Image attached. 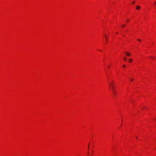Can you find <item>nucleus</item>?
Instances as JSON below:
<instances>
[{
    "instance_id": "obj_13",
    "label": "nucleus",
    "mask_w": 156,
    "mask_h": 156,
    "mask_svg": "<svg viewBox=\"0 0 156 156\" xmlns=\"http://www.w3.org/2000/svg\"><path fill=\"white\" fill-rule=\"evenodd\" d=\"M123 67H125V65H124L123 66Z\"/></svg>"
},
{
    "instance_id": "obj_4",
    "label": "nucleus",
    "mask_w": 156,
    "mask_h": 156,
    "mask_svg": "<svg viewBox=\"0 0 156 156\" xmlns=\"http://www.w3.org/2000/svg\"><path fill=\"white\" fill-rule=\"evenodd\" d=\"M107 36L106 35H105V38L106 41H108V39L107 38Z\"/></svg>"
},
{
    "instance_id": "obj_7",
    "label": "nucleus",
    "mask_w": 156,
    "mask_h": 156,
    "mask_svg": "<svg viewBox=\"0 0 156 156\" xmlns=\"http://www.w3.org/2000/svg\"><path fill=\"white\" fill-rule=\"evenodd\" d=\"M124 58L125 61H126V57H124Z\"/></svg>"
},
{
    "instance_id": "obj_17",
    "label": "nucleus",
    "mask_w": 156,
    "mask_h": 156,
    "mask_svg": "<svg viewBox=\"0 0 156 156\" xmlns=\"http://www.w3.org/2000/svg\"><path fill=\"white\" fill-rule=\"evenodd\" d=\"M136 139H137V138H138V137H137H137H136Z\"/></svg>"
},
{
    "instance_id": "obj_6",
    "label": "nucleus",
    "mask_w": 156,
    "mask_h": 156,
    "mask_svg": "<svg viewBox=\"0 0 156 156\" xmlns=\"http://www.w3.org/2000/svg\"><path fill=\"white\" fill-rule=\"evenodd\" d=\"M132 59H129V62H132Z\"/></svg>"
},
{
    "instance_id": "obj_10",
    "label": "nucleus",
    "mask_w": 156,
    "mask_h": 156,
    "mask_svg": "<svg viewBox=\"0 0 156 156\" xmlns=\"http://www.w3.org/2000/svg\"><path fill=\"white\" fill-rule=\"evenodd\" d=\"M133 80H133V79H131V80L132 81H133Z\"/></svg>"
},
{
    "instance_id": "obj_18",
    "label": "nucleus",
    "mask_w": 156,
    "mask_h": 156,
    "mask_svg": "<svg viewBox=\"0 0 156 156\" xmlns=\"http://www.w3.org/2000/svg\"><path fill=\"white\" fill-rule=\"evenodd\" d=\"M118 33V32H116V34H117Z\"/></svg>"
},
{
    "instance_id": "obj_11",
    "label": "nucleus",
    "mask_w": 156,
    "mask_h": 156,
    "mask_svg": "<svg viewBox=\"0 0 156 156\" xmlns=\"http://www.w3.org/2000/svg\"><path fill=\"white\" fill-rule=\"evenodd\" d=\"M89 144L88 145V149H89Z\"/></svg>"
},
{
    "instance_id": "obj_19",
    "label": "nucleus",
    "mask_w": 156,
    "mask_h": 156,
    "mask_svg": "<svg viewBox=\"0 0 156 156\" xmlns=\"http://www.w3.org/2000/svg\"><path fill=\"white\" fill-rule=\"evenodd\" d=\"M87 154H89V152H88V153H87Z\"/></svg>"
},
{
    "instance_id": "obj_16",
    "label": "nucleus",
    "mask_w": 156,
    "mask_h": 156,
    "mask_svg": "<svg viewBox=\"0 0 156 156\" xmlns=\"http://www.w3.org/2000/svg\"><path fill=\"white\" fill-rule=\"evenodd\" d=\"M155 4L156 5V1L155 2Z\"/></svg>"
},
{
    "instance_id": "obj_5",
    "label": "nucleus",
    "mask_w": 156,
    "mask_h": 156,
    "mask_svg": "<svg viewBox=\"0 0 156 156\" xmlns=\"http://www.w3.org/2000/svg\"><path fill=\"white\" fill-rule=\"evenodd\" d=\"M150 58H152V59H154V57L152 56H150Z\"/></svg>"
},
{
    "instance_id": "obj_2",
    "label": "nucleus",
    "mask_w": 156,
    "mask_h": 156,
    "mask_svg": "<svg viewBox=\"0 0 156 156\" xmlns=\"http://www.w3.org/2000/svg\"><path fill=\"white\" fill-rule=\"evenodd\" d=\"M126 54L127 56H130V53L129 52H126Z\"/></svg>"
},
{
    "instance_id": "obj_1",
    "label": "nucleus",
    "mask_w": 156,
    "mask_h": 156,
    "mask_svg": "<svg viewBox=\"0 0 156 156\" xmlns=\"http://www.w3.org/2000/svg\"><path fill=\"white\" fill-rule=\"evenodd\" d=\"M109 86L112 90L113 95L114 96H115L117 93L115 90V86L114 83L113 82H112L109 84Z\"/></svg>"
},
{
    "instance_id": "obj_12",
    "label": "nucleus",
    "mask_w": 156,
    "mask_h": 156,
    "mask_svg": "<svg viewBox=\"0 0 156 156\" xmlns=\"http://www.w3.org/2000/svg\"><path fill=\"white\" fill-rule=\"evenodd\" d=\"M138 41H141V40L140 39H138Z\"/></svg>"
},
{
    "instance_id": "obj_8",
    "label": "nucleus",
    "mask_w": 156,
    "mask_h": 156,
    "mask_svg": "<svg viewBox=\"0 0 156 156\" xmlns=\"http://www.w3.org/2000/svg\"><path fill=\"white\" fill-rule=\"evenodd\" d=\"M125 25H123L122 26V27H125Z\"/></svg>"
},
{
    "instance_id": "obj_9",
    "label": "nucleus",
    "mask_w": 156,
    "mask_h": 156,
    "mask_svg": "<svg viewBox=\"0 0 156 156\" xmlns=\"http://www.w3.org/2000/svg\"><path fill=\"white\" fill-rule=\"evenodd\" d=\"M135 2V1H134L133 2V3H132V4H133Z\"/></svg>"
},
{
    "instance_id": "obj_3",
    "label": "nucleus",
    "mask_w": 156,
    "mask_h": 156,
    "mask_svg": "<svg viewBox=\"0 0 156 156\" xmlns=\"http://www.w3.org/2000/svg\"><path fill=\"white\" fill-rule=\"evenodd\" d=\"M140 8V6L138 5L136 6V9L137 10L139 9Z\"/></svg>"
},
{
    "instance_id": "obj_14",
    "label": "nucleus",
    "mask_w": 156,
    "mask_h": 156,
    "mask_svg": "<svg viewBox=\"0 0 156 156\" xmlns=\"http://www.w3.org/2000/svg\"><path fill=\"white\" fill-rule=\"evenodd\" d=\"M145 108H146L145 107H144L143 108V109H145Z\"/></svg>"
},
{
    "instance_id": "obj_15",
    "label": "nucleus",
    "mask_w": 156,
    "mask_h": 156,
    "mask_svg": "<svg viewBox=\"0 0 156 156\" xmlns=\"http://www.w3.org/2000/svg\"><path fill=\"white\" fill-rule=\"evenodd\" d=\"M129 21V20H127V22H128Z\"/></svg>"
}]
</instances>
